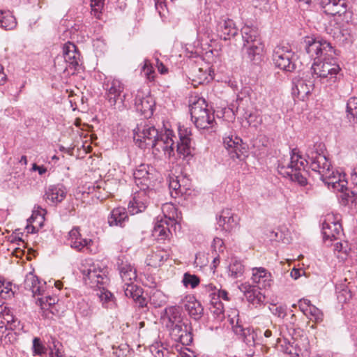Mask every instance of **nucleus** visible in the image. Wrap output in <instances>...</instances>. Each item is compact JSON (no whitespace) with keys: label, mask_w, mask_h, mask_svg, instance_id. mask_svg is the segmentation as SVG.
Masks as SVG:
<instances>
[{"label":"nucleus","mask_w":357,"mask_h":357,"mask_svg":"<svg viewBox=\"0 0 357 357\" xmlns=\"http://www.w3.org/2000/svg\"><path fill=\"white\" fill-rule=\"evenodd\" d=\"M218 31L220 38L225 40H229L231 37H235L238 34V29L234 21L230 19L220 22L218 26Z\"/></svg>","instance_id":"obj_25"},{"label":"nucleus","mask_w":357,"mask_h":357,"mask_svg":"<svg viewBox=\"0 0 357 357\" xmlns=\"http://www.w3.org/2000/svg\"><path fill=\"white\" fill-rule=\"evenodd\" d=\"M46 352V348L41 342L39 337L33 340V353L34 355L42 356Z\"/></svg>","instance_id":"obj_45"},{"label":"nucleus","mask_w":357,"mask_h":357,"mask_svg":"<svg viewBox=\"0 0 357 357\" xmlns=\"http://www.w3.org/2000/svg\"><path fill=\"white\" fill-rule=\"evenodd\" d=\"M117 265L120 275L123 281L125 282V284L134 282L137 278V271L133 266L127 261H124L120 258L118 259Z\"/></svg>","instance_id":"obj_20"},{"label":"nucleus","mask_w":357,"mask_h":357,"mask_svg":"<svg viewBox=\"0 0 357 357\" xmlns=\"http://www.w3.org/2000/svg\"><path fill=\"white\" fill-rule=\"evenodd\" d=\"M347 182L344 185L337 184V185H335L337 192H340L338 196L340 202L344 206H347L350 202L353 203L355 201L356 196H357L354 191L347 187Z\"/></svg>","instance_id":"obj_28"},{"label":"nucleus","mask_w":357,"mask_h":357,"mask_svg":"<svg viewBox=\"0 0 357 357\" xmlns=\"http://www.w3.org/2000/svg\"><path fill=\"white\" fill-rule=\"evenodd\" d=\"M224 146L231 158H241V155H245L247 153L248 146L243 142L241 138L235 137H227L224 139Z\"/></svg>","instance_id":"obj_15"},{"label":"nucleus","mask_w":357,"mask_h":357,"mask_svg":"<svg viewBox=\"0 0 357 357\" xmlns=\"http://www.w3.org/2000/svg\"><path fill=\"white\" fill-rule=\"evenodd\" d=\"M172 132L168 130L166 134L160 133L158 138L156 139V144L154 146L149 147L153 149V153L155 155L160 153L161 151L164 152L165 156L171 158L174 155V142L170 137Z\"/></svg>","instance_id":"obj_16"},{"label":"nucleus","mask_w":357,"mask_h":357,"mask_svg":"<svg viewBox=\"0 0 357 357\" xmlns=\"http://www.w3.org/2000/svg\"><path fill=\"white\" fill-rule=\"evenodd\" d=\"M58 299L56 297L47 296L45 298V300H44L43 298H39L37 301L36 303L40 306V309L43 312V316L45 317H49V312L52 313V314H54V305L56 303Z\"/></svg>","instance_id":"obj_32"},{"label":"nucleus","mask_w":357,"mask_h":357,"mask_svg":"<svg viewBox=\"0 0 357 357\" xmlns=\"http://www.w3.org/2000/svg\"><path fill=\"white\" fill-rule=\"evenodd\" d=\"M15 17L9 10H0V26L6 30H11L16 26Z\"/></svg>","instance_id":"obj_33"},{"label":"nucleus","mask_w":357,"mask_h":357,"mask_svg":"<svg viewBox=\"0 0 357 357\" xmlns=\"http://www.w3.org/2000/svg\"><path fill=\"white\" fill-rule=\"evenodd\" d=\"M92 243L91 239L81 238L71 241L70 245L73 248L81 251L84 248L88 247Z\"/></svg>","instance_id":"obj_46"},{"label":"nucleus","mask_w":357,"mask_h":357,"mask_svg":"<svg viewBox=\"0 0 357 357\" xmlns=\"http://www.w3.org/2000/svg\"><path fill=\"white\" fill-rule=\"evenodd\" d=\"M24 285L26 289L31 291L33 294H40L38 278L31 273L26 275Z\"/></svg>","instance_id":"obj_35"},{"label":"nucleus","mask_w":357,"mask_h":357,"mask_svg":"<svg viewBox=\"0 0 357 357\" xmlns=\"http://www.w3.org/2000/svg\"><path fill=\"white\" fill-rule=\"evenodd\" d=\"M154 169L149 165L141 164L133 172V177L136 185L142 191L152 189L154 186Z\"/></svg>","instance_id":"obj_11"},{"label":"nucleus","mask_w":357,"mask_h":357,"mask_svg":"<svg viewBox=\"0 0 357 357\" xmlns=\"http://www.w3.org/2000/svg\"><path fill=\"white\" fill-rule=\"evenodd\" d=\"M271 310L274 315L278 316V317L284 318L286 316V310L282 306L278 307L273 305V307L271 308Z\"/></svg>","instance_id":"obj_51"},{"label":"nucleus","mask_w":357,"mask_h":357,"mask_svg":"<svg viewBox=\"0 0 357 357\" xmlns=\"http://www.w3.org/2000/svg\"><path fill=\"white\" fill-rule=\"evenodd\" d=\"M314 82L315 77L310 70L302 77H294L292 81L293 93L296 95L298 98L305 100L314 90Z\"/></svg>","instance_id":"obj_10"},{"label":"nucleus","mask_w":357,"mask_h":357,"mask_svg":"<svg viewBox=\"0 0 357 357\" xmlns=\"http://www.w3.org/2000/svg\"><path fill=\"white\" fill-rule=\"evenodd\" d=\"M148 198L145 192H139L133 197L128 204V211L132 214H137L144 211L147 207Z\"/></svg>","instance_id":"obj_27"},{"label":"nucleus","mask_w":357,"mask_h":357,"mask_svg":"<svg viewBox=\"0 0 357 357\" xmlns=\"http://www.w3.org/2000/svg\"><path fill=\"white\" fill-rule=\"evenodd\" d=\"M333 37L342 43H349L353 41L351 30L344 26H340L337 31H334Z\"/></svg>","instance_id":"obj_36"},{"label":"nucleus","mask_w":357,"mask_h":357,"mask_svg":"<svg viewBox=\"0 0 357 357\" xmlns=\"http://www.w3.org/2000/svg\"><path fill=\"white\" fill-rule=\"evenodd\" d=\"M255 287H256V286L251 285L248 283L241 284L238 287L239 289L241 290V291H242L243 293L244 296L248 294L249 293V291L252 290Z\"/></svg>","instance_id":"obj_53"},{"label":"nucleus","mask_w":357,"mask_h":357,"mask_svg":"<svg viewBox=\"0 0 357 357\" xmlns=\"http://www.w3.org/2000/svg\"><path fill=\"white\" fill-rule=\"evenodd\" d=\"M312 305V303L308 299H301L298 301V306L300 310L304 313L305 315L307 314L308 308Z\"/></svg>","instance_id":"obj_50"},{"label":"nucleus","mask_w":357,"mask_h":357,"mask_svg":"<svg viewBox=\"0 0 357 357\" xmlns=\"http://www.w3.org/2000/svg\"><path fill=\"white\" fill-rule=\"evenodd\" d=\"M243 56L253 64H259L263 59L264 45L257 27L245 25L241 29Z\"/></svg>","instance_id":"obj_3"},{"label":"nucleus","mask_w":357,"mask_h":357,"mask_svg":"<svg viewBox=\"0 0 357 357\" xmlns=\"http://www.w3.org/2000/svg\"><path fill=\"white\" fill-rule=\"evenodd\" d=\"M158 130L153 126L139 124L133 130V139L140 149H146L156 144L160 136Z\"/></svg>","instance_id":"obj_8"},{"label":"nucleus","mask_w":357,"mask_h":357,"mask_svg":"<svg viewBox=\"0 0 357 357\" xmlns=\"http://www.w3.org/2000/svg\"><path fill=\"white\" fill-rule=\"evenodd\" d=\"M271 274L267 272L264 268H253L252 280L255 283H261L263 282V287L271 286Z\"/></svg>","instance_id":"obj_31"},{"label":"nucleus","mask_w":357,"mask_h":357,"mask_svg":"<svg viewBox=\"0 0 357 357\" xmlns=\"http://www.w3.org/2000/svg\"><path fill=\"white\" fill-rule=\"evenodd\" d=\"M123 289L125 295L127 297L132 298L133 300L143 294L142 288L135 284L134 282L126 283Z\"/></svg>","instance_id":"obj_39"},{"label":"nucleus","mask_w":357,"mask_h":357,"mask_svg":"<svg viewBox=\"0 0 357 357\" xmlns=\"http://www.w3.org/2000/svg\"><path fill=\"white\" fill-rule=\"evenodd\" d=\"M303 45L305 52L314 61L320 60L324 56H331V53L335 52L330 43L312 37H306Z\"/></svg>","instance_id":"obj_7"},{"label":"nucleus","mask_w":357,"mask_h":357,"mask_svg":"<svg viewBox=\"0 0 357 357\" xmlns=\"http://www.w3.org/2000/svg\"><path fill=\"white\" fill-rule=\"evenodd\" d=\"M192 120L199 129L208 128L215 121L213 113L207 109V104L203 98L194 102L190 109Z\"/></svg>","instance_id":"obj_5"},{"label":"nucleus","mask_w":357,"mask_h":357,"mask_svg":"<svg viewBox=\"0 0 357 357\" xmlns=\"http://www.w3.org/2000/svg\"><path fill=\"white\" fill-rule=\"evenodd\" d=\"M290 275L295 280L298 279L301 275L299 269L293 268L290 273Z\"/></svg>","instance_id":"obj_63"},{"label":"nucleus","mask_w":357,"mask_h":357,"mask_svg":"<svg viewBox=\"0 0 357 357\" xmlns=\"http://www.w3.org/2000/svg\"><path fill=\"white\" fill-rule=\"evenodd\" d=\"M82 273L85 284L91 288H102V285L106 284L109 280L102 270L96 269L93 266L82 270Z\"/></svg>","instance_id":"obj_13"},{"label":"nucleus","mask_w":357,"mask_h":357,"mask_svg":"<svg viewBox=\"0 0 357 357\" xmlns=\"http://www.w3.org/2000/svg\"><path fill=\"white\" fill-rule=\"evenodd\" d=\"M340 70L341 68L331 53V56H324L320 60L314 61L310 72L315 78H320L321 80L326 79V82L331 84L337 81Z\"/></svg>","instance_id":"obj_4"},{"label":"nucleus","mask_w":357,"mask_h":357,"mask_svg":"<svg viewBox=\"0 0 357 357\" xmlns=\"http://www.w3.org/2000/svg\"><path fill=\"white\" fill-rule=\"evenodd\" d=\"M151 352L155 357H164V351L162 349H160L157 346L151 347Z\"/></svg>","instance_id":"obj_54"},{"label":"nucleus","mask_w":357,"mask_h":357,"mask_svg":"<svg viewBox=\"0 0 357 357\" xmlns=\"http://www.w3.org/2000/svg\"><path fill=\"white\" fill-rule=\"evenodd\" d=\"M69 236L70 237L71 241L81 239V235L79 233V230L78 227H74L70 232Z\"/></svg>","instance_id":"obj_55"},{"label":"nucleus","mask_w":357,"mask_h":357,"mask_svg":"<svg viewBox=\"0 0 357 357\" xmlns=\"http://www.w3.org/2000/svg\"><path fill=\"white\" fill-rule=\"evenodd\" d=\"M242 331V336L243 338V342L245 343V344L248 347H255L257 345L259 346V344L257 342V337L258 335V332L259 333H261L260 330L254 331L253 329H251L250 328H243L241 330Z\"/></svg>","instance_id":"obj_34"},{"label":"nucleus","mask_w":357,"mask_h":357,"mask_svg":"<svg viewBox=\"0 0 357 357\" xmlns=\"http://www.w3.org/2000/svg\"><path fill=\"white\" fill-rule=\"evenodd\" d=\"M306 316L310 319L314 320L316 322L321 321L323 319L322 312L312 304L309 307Z\"/></svg>","instance_id":"obj_43"},{"label":"nucleus","mask_w":357,"mask_h":357,"mask_svg":"<svg viewBox=\"0 0 357 357\" xmlns=\"http://www.w3.org/2000/svg\"><path fill=\"white\" fill-rule=\"evenodd\" d=\"M217 220L219 227L225 231H231L238 224L236 217L229 209L223 210L220 215L217 217Z\"/></svg>","instance_id":"obj_23"},{"label":"nucleus","mask_w":357,"mask_h":357,"mask_svg":"<svg viewBox=\"0 0 357 357\" xmlns=\"http://www.w3.org/2000/svg\"><path fill=\"white\" fill-rule=\"evenodd\" d=\"M170 332L172 338L184 345H189L192 342L191 326L183 321L166 327Z\"/></svg>","instance_id":"obj_12"},{"label":"nucleus","mask_w":357,"mask_h":357,"mask_svg":"<svg viewBox=\"0 0 357 357\" xmlns=\"http://www.w3.org/2000/svg\"><path fill=\"white\" fill-rule=\"evenodd\" d=\"M260 287H256L252 290L250 291L248 294L245 296L247 301L254 305L257 306L261 305L265 301V296L259 291Z\"/></svg>","instance_id":"obj_37"},{"label":"nucleus","mask_w":357,"mask_h":357,"mask_svg":"<svg viewBox=\"0 0 357 357\" xmlns=\"http://www.w3.org/2000/svg\"><path fill=\"white\" fill-rule=\"evenodd\" d=\"M244 118L246 119L249 125H251L252 123L256 121L257 116L252 113H245L244 115Z\"/></svg>","instance_id":"obj_58"},{"label":"nucleus","mask_w":357,"mask_h":357,"mask_svg":"<svg viewBox=\"0 0 357 357\" xmlns=\"http://www.w3.org/2000/svg\"><path fill=\"white\" fill-rule=\"evenodd\" d=\"M6 79V75L3 72V67L0 65V84H3Z\"/></svg>","instance_id":"obj_62"},{"label":"nucleus","mask_w":357,"mask_h":357,"mask_svg":"<svg viewBox=\"0 0 357 357\" xmlns=\"http://www.w3.org/2000/svg\"><path fill=\"white\" fill-rule=\"evenodd\" d=\"M98 289H99L100 292L97 294L98 295L101 301H102L103 304L113 301L114 298L113 294L109 291L106 289L104 285H102V288L98 287Z\"/></svg>","instance_id":"obj_44"},{"label":"nucleus","mask_w":357,"mask_h":357,"mask_svg":"<svg viewBox=\"0 0 357 357\" xmlns=\"http://www.w3.org/2000/svg\"><path fill=\"white\" fill-rule=\"evenodd\" d=\"M165 317L167 319L166 327L177 324L183 321L181 309L178 306H170L165 310Z\"/></svg>","instance_id":"obj_29"},{"label":"nucleus","mask_w":357,"mask_h":357,"mask_svg":"<svg viewBox=\"0 0 357 357\" xmlns=\"http://www.w3.org/2000/svg\"><path fill=\"white\" fill-rule=\"evenodd\" d=\"M272 58L275 66L280 70L293 72L296 68L297 56L288 47L277 46L273 51Z\"/></svg>","instance_id":"obj_6"},{"label":"nucleus","mask_w":357,"mask_h":357,"mask_svg":"<svg viewBox=\"0 0 357 357\" xmlns=\"http://www.w3.org/2000/svg\"><path fill=\"white\" fill-rule=\"evenodd\" d=\"M134 301H135L138 303L139 307H142V308L146 307L147 305L146 298L144 297H143L142 295L140 296L139 298H135V299H134Z\"/></svg>","instance_id":"obj_57"},{"label":"nucleus","mask_w":357,"mask_h":357,"mask_svg":"<svg viewBox=\"0 0 357 357\" xmlns=\"http://www.w3.org/2000/svg\"><path fill=\"white\" fill-rule=\"evenodd\" d=\"M310 160L308 156L307 159H303L296 149H294L289 158H282L278 161V172L284 177L289 178L291 181L305 186L307 184V171L305 167L307 165L310 167Z\"/></svg>","instance_id":"obj_2"},{"label":"nucleus","mask_w":357,"mask_h":357,"mask_svg":"<svg viewBox=\"0 0 357 357\" xmlns=\"http://www.w3.org/2000/svg\"><path fill=\"white\" fill-rule=\"evenodd\" d=\"M347 243H342L339 242L335 244V250L338 252H347Z\"/></svg>","instance_id":"obj_56"},{"label":"nucleus","mask_w":357,"mask_h":357,"mask_svg":"<svg viewBox=\"0 0 357 357\" xmlns=\"http://www.w3.org/2000/svg\"><path fill=\"white\" fill-rule=\"evenodd\" d=\"M143 71L146 77L149 81H153L154 79L155 71L153 70V68L151 66H149L148 65L145 64L143 67Z\"/></svg>","instance_id":"obj_52"},{"label":"nucleus","mask_w":357,"mask_h":357,"mask_svg":"<svg viewBox=\"0 0 357 357\" xmlns=\"http://www.w3.org/2000/svg\"><path fill=\"white\" fill-rule=\"evenodd\" d=\"M253 3L255 8H259L261 9L262 6L266 4V0H255Z\"/></svg>","instance_id":"obj_61"},{"label":"nucleus","mask_w":357,"mask_h":357,"mask_svg":"<svg viewBox=\"0 0 357 357\" xmlns=\"http://www.w3.org/2000/svg\"><path fill=\"white\" fill-rule=\"evenodd\" d=\"M179 130V142L176 144V152L179 157L186 158L188 157H192L195 154V148L191 145V139L186 135L181 133Z\"/></svg>","instance_id":"obj_21"},{"label":"nucleus","mask_w":357,"mask_h":357,"mask_svg":"<svg viewBox=\"0 0 357 357\" xmlns=\"http://www.w3.org/2000/svg\"><path fill=\"white\" fill-rule=\"evenodd\" d=\"M184 308L190 317L196 321L199 320L204 314V307L194 296L187 298Z\"/></svg>","instance_id":"obj_22"},{"label":"nucleus","mask_w":357,"mask_h":357,"mask_svg":"<svg viewBox=\"0 0 357 357\" xmlns=\"http://www.w3.org/2000/svg\"><path fill=\"white\" fill-rule=\"evenodd\" d=\"M351 298V293L347 289H343L337 293V299L340 303H346Z\"/></svg>","instance_id":"obj_48"},{"label":"nucleus","mask_w":357,"mask_h":357,"mask_svg":"<svg viewBox=\"0 0 357 357\" xmlns=\"http://www.w3.org/2000/svg\"><path fill=\"white\" fill-rule=\"evenodd\" d=\"M284 345H282L284 353L289 354L292 357L299 356L301 349L298 346L296 340H293L292 342H287L284 340Z\"/></svg>","instance_id":"obj_40"},{"label":"nucleus","mask_w":357,"mask_h":357,"mask_svg":"<svg viewBox=\"0 0 357 357\" xmlns=\"http://www.w3.org/2000/svg\"><path fill=\"white\" fill-rule=\"evenodd\" d=\"M154 257L158 258L160 261H165L169 259V255L167 252H162V255L160 253H156Z\"/></svg>","instance_id":"obj_60"},{"label":"nucleus","mask_w":357,"mask_h":357,"mask_svg":"<svg viewBox=\"0 0 357 357\" xmlns=\"http://www.w3.org/2000/svg\"><path fill=\"white\" fill-rule=\"evenodd\" d=\"M134 101L135 107L137 112L146 119L152 116L155 102L149 89H140L137 90L135 95Z\"/></svg>","instance_id":"obj_9"},{"label":"nucleus","mask_w":357,"mask_h":357,"mask_svg":"<svg viewBox=\"0 0 357 357\" xmlns=\"http://www.w3.org/2000/svg\"><path fill=\"white\" fill-rule=\"evenodd\" d=\"M320 4L324 13L331 15H341L347 13V0H321Z\"/></svg>","instance_id":"obj_17"},{"label":"nucleus","mask_w":357,"mask_h":357,"mask_svg":"<svg viewBox=\"0 0 357 357\" xmlns=\"http://www.w3.org/2000/svg\"><path fill=\"white\" fill-rule=\"evenodd\" d=\"M80 54L76 45L70 42L66 43L63 47V56H57L54 60V65L63 61L68 63V67L76 69L79 65Z\"/></svg>","instance_id":"obj_14"},{"label":"nucleus","mask_w":357,"mask_h":357,"mask_svg":"<svg viewBox=\"0 0 357 357\" xmlns=\"http://www.w3.org/2000/svg\"><path fill=\"white\" fill-rule=\"evenodd\" d=\"M14 293L11 289V283L7 282L6 285L0 289V297L3 299H7L11 298Z\"/></svg>","instance_id":"obj_47"},{"label":"nucleus","mask_w":357,"mask_h":357,"mask_svg":"<svg viewBox=\"0 0 357 357\" xmlns=\"http://www.w3.org/2000/svg\"><path fill=\"white\" fill-rule=\"evenodd\" d=\"M182 282L185 287L190 286L191 288H195L199 284L200 280L199 277L196 275L185 273Z\"/></svg>","instance_id":"obj_42"},{"label":"nucleus","mask_w":357,"mask_h":357,"mask_svg":"<svg viewBox=\"0 0 357 357\" xmlns=\"http://www.w3.org/2000/svg\"><path fill=\"white\" fill-rule=\"evenodd\" d=\"M169 187L175 190H177L180 188V185L177 181H173L170 182Z\"/></svg>","instance_id":"obj_64"},{"label":"nucleus","mask_w":357,"mask_h":357,"mask_svg":"<svg viewBox=\"0 0 357 357\" xmlns=\"http://www.w3.org/2000/svg\"><path fill=\"white\" fill-rule=\"evenodd\" d=\"M322 146L321 144H315L313 147H310L307 150V155L310 160V169L319 175V179L328 188H331L334 191H337L335 185H337V184L344 185L347 181L344 179V174L335 173L331 169V163L328 161L326 155L320 152L322 151Z\"/></svg>","instance_id":"obj_1"},{"label":"nucleus","mask_w":357,"mask_h":357,"mask_svg":"<svg viewBox=\"0 0 357 357\" xmlns=\"http://www.w3.org/2000/svg\"><path fill=\"white\" fill-rule=\"evenodd\" d=\"M347 116L349 121H357V98H350L347 103Z\"/></svg>","instance_id":"obj_41"},{"label":"nucleus","mask_w":357,"mask_h":357,"mask_svg":"<svg viewBox=\"0 0 357 357\" xmlns=\"http://www.w3.org/2000/svg\"><path fill=\"white\" fill-rule=\"evenodd\" d=\"M66 189L63 184L58 183L50 185L47 187L45 193L46 200H50L52 204L61 202L66 196Z\"/></svg>","instance_id":"obj_18"},{"label":"nucleus","mask_w":357,"mask_h":357,"mask_svg":"<svg viewBox=\"0 0 357 357\" xmlns=\"http://www.w3.org/2000/svg\"><path fill=\"white\" fill-rule=\"evenodd\" d=\"M223 245L224 242L222 239L220 238H215L213 239V243L211 245V248L215 252H223Z\"/></svg>","instance_id":"obj_49"},{"label":"nucleus","mask_w":357,"mask_h":357,"mask_svg":"<svg viewBox=\"0 0 357 357\" xmlns=\"http://www.w3.org/2000/svg\"><path fill=\"white\" fill-rule=\"evenodd\" d=\"M229 276L235 279L243 276L245 266L239 260L234 259L228 266Z\"/></svg>","instance_id":"obj_38"},{"label":"nucleus","mask_w":357,"mask_h":357,"mask_svg":"<svg viewBox=\"0 0 357 357\" xmlns=\"http://www.w3.org/2000/svg\"><path fill=\"white\" fill-rule=\"evenodd\" d=\"M105 86L107 91V99L112 105H115L123 91V84L120 81L114 79L110 84H106Z\"/></svg>","instance_id":"obj_26"},{"label":"nucleus","mask_w":357,"mask_h":357,"mask_svg":"<svg viewBox=\"0 0 357 357\" xmlns=\"http://www.w3.org/2000/svg\"><path fill=\"white\" fill-rule=\"evenodd\" d=\"M128 212L125 208L116 207L111 211L108 216L107 222L110 227H124L126 222L128 221Z\"/></svg>","instance_id":"obj_19"},{"label":"nucleus","mask_w":357,"mask_h":357,"mask_svg":"<svg viewBox=\"0 0 357 357\" xmlns=\"http://www.w3.org/2000/svg\"><path fill=\"white\" fill-rule=\"evenodd\" d=\"M342 230V225L338 222L325 220L322 223V234L324 240L337 239Z\"/></svg>","instance_id":"obj_24"},{"label":"nucleus","mask_w":357,"mask_h":357,"mask_svg":"<svg viewBox=\"0 0 357 357\" xmlns=\"http://www.w3.org/2000/svg\"><path fill=\"white\" fill-rule=\"evenodd\" d=\"M170 230L169 228V222L167 220H160L157 222L153 230V236L157 237L160 240H165L169 237Z\"/></svg>","instance_id":"obj_30"},{"label":"nucleus","mask_w":357,"mask_h":357,"mask_svg":"<svg viewBox=\"0 0 357 357\" xmlns=\"http://www.w3.org/2000/svg\"><path fill=\"white\" fill-rule=\"evenodd\" d=\"M218 296L219 298H220L226 301H229V298L228 297V293L225 289L218 290Z\"/></svg>","instance_id":"obj_59"}]
</instances>
